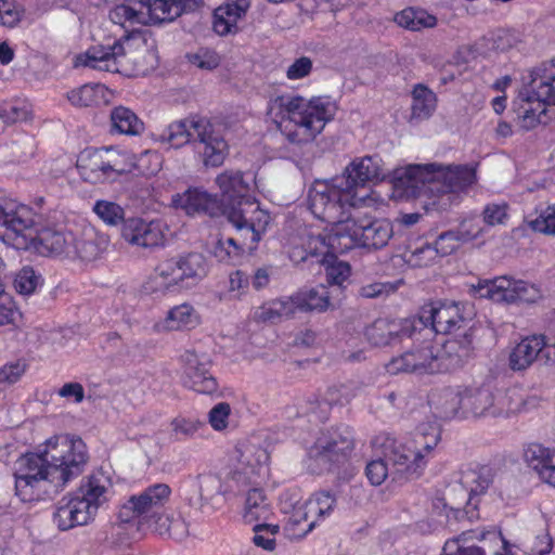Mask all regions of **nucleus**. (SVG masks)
I'll use <instances>...</instances> for the list:
<instances>
[{
  "instance_id": "18",
  "label": "nucleus",
  "mask_w": 555,
  "mask_h": 555,
  "mask_svg": "<svg viewBox=\"0 0 555 555\" xmlns=\"http://www.w3.org/2000/svg\"><path fill=\"white\" fill-rule=\"evenodd\" d=\"M436 164H415L403 168H397L392 172L391 182L399 197L414 198L433 196L429 186L433 183L431 169Z\"/></svg>"
},
{
  "instance_id": "61",
  "label": "nucleus",
  "mask_w": 555,
  "mask_h": 555,
  "mask_svg": "<svg viewBox=\"0 0 555 555\" xmlns=\"http://www.w3.org/2000/svg\"><path fill=\"white\" fill-rule=\"evenodd\" d=\"M68 101L79 107H88L96 102L95 87L91 85H83L67 93Z\"/></svg>"
},
{
  "instance_id": "1",
  "label": "nucleus",
  "mask_w": 555,
  "mask_h": 555,
  "mask_svg": "<svg viewBox=\"0 0 555 555\" xmlns=\"http://www.w3.org/2000/svg\"><path fill=\"white\" fill-rule=\"evenodd\" d=\"M87 446L79 437L61 435L47 441L44 450L21 456L16 464L15 491L24 502L55 494L79 476L88 462Z\"/></svg>"
},
{
  "instance_id": "33",
  "label": "nucleus",
  "mask_w": 555,
  "mask_h": 555,
  "mask_svg": "<svg viewBox=\"0 0 555 555\" xmlns=\"http://www.w3.org/2000/svg\"><path fill=\"white\" fill-rule=\"evenodd\" d=\"M296 312L291 295L267 301L257 307L254 311L253 319L257 323L276 324L284 320L293 319Z\"/></svg>"
},
{
  "instance_id": "46",
  "label": "nucleus",
  "mask_w": 555,
  "mask_h": 555,
  "mask_svg": "<svg viewBox=\"0 0 555 555\" xmlns=\"http://www.w3.org/2000/svg\"><path fill=\"white\" fill-rule=\"evenodd\" d=\"M395 22L409 30L420 31L436 26L437 18L423 9L406 8L396 14Z\"/></svg>"
},
{
  "instance_id": "36",
  "label": "nucleus",
  "mask_w": 555,
  "mask_h": 555,
  "mask_svg": "<svg viewBox=\"0 0 555 555\" xmlns=\"http://www.w3.org/2000/svg\"><path fill=\"white\" fill-rule=\"evenodd\" d=\"M111 132L126 135H138L144 130L143 121L133 111L125 106H116L111 111Z\"/></svg>"
},
{
  "instance_id": "38",
  "label": "nucleus",
  "mask_w": 555,
  "mask_h": 555,
  "mask_svg": "<svg viewBox=\"0 0 555 555\" xmlns=\"http://www.w3.org/2000/svg\"><path fill=\"white\" fill-rule=\"evenodd\" d=\"M197 324V317L194 313V309L183 304L176 306L168 311L166 319L154 325L156 332L162 331H178L182 328H190Z\"/></svg>"
},
{
  "instance_id": "49",
  "label": "nucleus",
  "mask_w": 555,
  "mask_h": 555,
  "mask_svg": "<svg viewBox=\"0 0 555 555\" xmlns=\"http://www.w3.org/2000/svg\"><path fill=\"white\" fill-rule=\"evenodd\" d=\"M92 211L109 227L122 225L125 218V209L119 204L106 201L98 199L92 208Z\"/></svg>"
},
{
  "instance_id": "40",
  "label": "nucleus",
  "mask_w": 555,
  "mask_h": 555,
  "mask_svg": "<svg viewBox=\"0 0 555 555\" xmlns=\"http://www.w3.org/2000/svg\"><path fill=\"white\" fill-rule=\"evenodd\" d=\"M441 440V426L437 422V418L427 420L421 423L416 427L414 444L427 455L428 459H433L435 450Z\"/></svg>"
},
{
  "instance_id": "13",
  "label": "nucleus",
  "mask_w": 555,
  "mask_h": 555,
  "mask_svg": "<svg viewBox=\"0 0 555 555\" xmlns=\"http://www.w3.org/2000/svg\"><path fill=\"white\" fill-rule=\"evenodd\" d=\"M254 178L250 173H244L241 170H225L218 175L216 182L221 190L219 202L222 215L231 214L245 209V203H258L251 195V182Z\"/></svg>"
},
{
  "instance_id": "42",
  "label": "nucleus",
  "mask_w": 555,
  "mask_h": 555,
  "mask_svg": "<svg viewBox=\"0 0 555 555\" xmlns=\"http://www.w3.org/2000/svg\"><path fill=\"white\" fill-rule=\"evenodd\" d=\"M463 483L468 488V506L478 503L477 496L485 493L494 480V470L489 466L470 469L463 475Z\"/></svg>"
},
{
  "instance_id": "27",
  "label": "nucleus",
  "mask_w": 555,
  "mask_h": 555,
  "mask_svg": "<svg viewBox=\"0 0 555 555\" xmlns=\"http://www.w3.org/2000/svg\"><path fill=\"white\" fill-rule=\"evenodd\" d=\"M172 205L183 209L188 215L204 214L209 217L222 216L218 199L197 188H190L172 196Z\"/></svg>"
},
{
  "instance_id": "41",
  "label": "nucleus",
  "mask_w": 555,
  "mask_h": 555,
  "mask_svg": "<svg viewBox=\"0 0 555 555\" xmlns=\"http://www.w3.org/2000/svg\"><path fill=\"white\" fill-rule=\"evenodd\" d=\"M180 273L182 283L186 286L194 285L207 275L208 266L206 258L201 253H189L179 256Z\"/></svg>"
},
{
  "instance_id": "3",
  "label": "nucleus",
  "mask_w": 555,
  "mask_h": 555,
  "mask_svg": "<svg viewBox=\"0 0 555 555\" xmlns=\"http://www.w3.org/2000/svg\"><path fill=\"white\" fill-rule=\"evenodd\" d=\"M31 210L0 201V240L13 243L18 248L34 246L44 256H60L67 253L73 235L52 228L34 229Z\"/></svg>"
},
{
  "instance_id": "22",
  "label": "nucleus",
  "mask_w": 555,
  "mask_h": 555,
  "mask_svg": "<svg viewBox=\"0 0 555 555\" xmlns=\"http://www.w3.org/2000/svg\"><path fill=\"white\" fill-rule=\"evenodd\" d=\"M365 334L369 341L377 347L401 345L408 348L406 351L418 347L412 320H404L399 325L377 320L366 330Z\"/></svg>"
},
{
  "instance_id": "37",
  "label": "nucleus",
  "mask_w": 555,
  "mask_h": 555,
  "mask_svg": "<svg viewBox=\"0 0 555 555\" xmlns=\"http://www.w3.org/2000/svg\"><path fill=\"white\" fill-rule=\"evenodd\" d=\"M285 515L287 516L285 530L293 538H304L315 527V519H313L312 512L310 507H308L307 501Z\"/></svg>"
},
{
  "instance_id": "50",
  "label": "nucleus",
  "mask_w": 555,
  "mask_h": 555,
  "mask_svg": "<svg viewBox=\"0 0 555 555\" xmlns=\"http://www.w3.org/2000/svg\"><path fill=\"white\" fill-rule=\"evenodd\" d=\"M307 502L308 507H310L312 512L313 519L317 521L319 518H324L332 514L336 506L337 499L331 491L321 490L314 492Z\"/></svg>"
},
{
  "instance_id": "16",
  "label": "nucleus",
  "mask_w": 555,
  "mask_h": 555,
  "mask_svg": "<svg viewBox=\"0 0 555 555\" xmlns=\"http://www.w3.org/2000/svg\"><path fill=\"white\" fill-rule=\"evenodd\" d=\"M129 41L130 36L125 35L112 44L93 46L77 56V64L98 70L121 73L127 62Z\"/></svg>"
},
{
  "instance_id": "34",
  "label": "nucleus",
  "mask_w": 555,
  "mask_h": 555,
  "mask_svg": "<svg viewBox=\"0 0 555 555\" xmlns=\"http://www.w3.org/2000/svg\"><path fill=\"white\" fill-rule=\"evenodd\" d=\"M537 405L535 397H526L520 384H513L507 388H498L496 408L500 409V417H508L528 408Z\"/></svg>"
},
{
  "instance_id": "29",
  "label": "nucleus",
  "mask_w": 555,
  "mask_h": 555,
  "mask_svg": "<svg viewBox=\"0 0 555 555\" xmlns=\"http://www.w3.org/2000/svg\"><path fill=\"white\" fill-rule=\"evenodd\" d=\"M107 156L109 149H86L77 159L80 177L92 184L108 182Z\"/></svg>"
},
{
  "instance_id": "58",
  "label": "nucleus",
  "mask_w": 555,
  "mask_h": 555,
  "mask_svg": "<svg viewBox=\"0 0 555 555\" xmlns=\"http://www.w3.org/2000/svg\"><path fill=\"white\" fill-rule=\"evenodd\" d=\"M365 475L373 486L382 485L388 475H392L391 467L385 455L369 462L365 467Z\"/></svg>"
},
{
  "instance_id": "54",
  "label": "nucleus",
  "mask_w": 555,
  "mask_h": 555,
  "mask_svg": "<svg viewBox=\"0 0 555 555\" xmlns=\"http://www.w3.org/2000/svg\"><path fill=\"white\" fill-rule=\"evenodd\" d=\"M186 59L189 62L203 70H212L220 65L221 57L212 49L199 48L194 53H188Z\"/></svg>"
},
{
  "instance_id": "31",
  "label": "nucleus",
  "mask_w": 555,
  "mask_h": 555,
  "mask_svg": "<svg viewBox=\"0 0 555 555\" xmlns=\"http://www.w3.org/2000/svg\"><path fill=\"white\" fill-rule=\"evenodd\" d=\"M330 287L320 284L314 287H302L292 295L296 311L323 313L335 307L331 301Z\"/></svg>"
},
{
  "instance_id": "8",
  "label": "nucleus",
  "mask_w": 555,
  "mask_h": 555,
  "mask_svg": "<svg viewBox=\"0 0 555 555\" xmlns=\"http://www.w3.org/2000/svg\"><path fill=\"white\" fill-rule=\"evenodd\" d=\"M353 447V433L349 426L332 428L323 433L309 449L308 468L317 475L332 472L348 460Z\"/></svg>"
},
{
  "instance_id": "2",
  "label": "nucleus",
  "mask_w": 555,
  "mask_h": 555,
  "mask_svg": "<svg viewBox=\"0 0 555 555\" xmlns=\"http://www.w3.org/2000/svg\"><path fill=\"white\" fill-rule=\"evenodd\" d=\"M472 319L466 318L456 302H433L422 309L418 318L412 319L416 349L393 358L387 365L389 374L417 373L433 374L438 370V356L434 351L437 334H451L461 328L468 330Z\"/></svg>"
},
{
  "instance_id": "25",
  "label": "nucleus",
  "mask_w": 555,
  "mask_h": 555,
  "mask_svg": "<svg viewBox=\"0 0 555 555\" xmlns=\"http://www.w3.org/2000/svg\"><path fill=\"white\" fill-rule=\"evenodd\" d=\"M534 360H543L545 364H555V348L545 341V336L533 335L522 339L509 356L513 371L526 370Z\"/></svg>"
},
{
  "instance_id": "20",
  "label": "nucleus",
  "mask_w": 555,
  "mask_h": 555,
  "mask_svg": "<svg viewBox=\"0 0 555 555\" xmlns=\"http://www.w3.org/2000/svg\"><path fill=\"white\" fill-rule=\"evenodd\" d=\"M245 209L222 215L234 227L241 250L254 251L261 240L260 223L264 212L259 203L244 204Z\"/></svg>"
},
{
  "instance_id": "28",
  "label": "nucleus",
  "mask_w": 555,
  "mask_h": 555,
  "mask_svg": "<svg viewBox=\"0 0 555 555\" xmlns=\"http://www.w3.org/2000/svg\"><path fill=\"white\" fill-rule=\"evenodd\" d=\"M480 233V230H468L466 229V222H462L460 228L456 231H447L441 233L434 245L425 244L421 248H417L414 251L415 256L420 255H428V259H433V255H437L440 257H446L454 253L461 242H467L476 238Z\"/></svg>"
},
{
  "instance_id": "62",
  "label": "nucleus",
  "mask_w": 555,
  "mask_h": 555,
  "mask_svg": "<svg viewBox=\"0 0 555 555\" xmlns=\"http://www.w3.org/2000/svg\"><path fill=\"white\" fill-rule=\"evenodd\" d=\"M205 426L198 420L177 417L171 422V428L178 440L193 437L201 427Z\"/></svg>"
},
{
  "instance_id": "57",
  "label": "nucleus",
  "mask_w": 555,
  "mask_h": 555,
  "mask_svg": "<svg viewBox=\"0 0 555 555\" xmlns=\"http://www.w3.org/2000/svg\"><path fill=\"white\" fill-rule=\"evenodd\" d=\"M134 171L141 176H153L160 168L159 155L155 152L145 151L138 157L132 155Z\"/></svg>"
},
{
  "instance_id": "26",
  "label": "nucleus",
  "mask_w": 555,
  "mask_h": 555,
  "mask_svg": "<svg viewBox=\"0 0 555 555\" xmlns=\"http://www.w3.org/2000/svg\"><path fill=\"white\" fill-rule=\"evenodd\" d=\"M428 404L433 412V417L449 421L455 417H462V390L461 385H444L435 388L428 395Z\"/></svg>"
},
{
  "instance_id": "4",
  "label": "nucleus",
  "mask_w": 555,
  "mask_h": 555,
  "mask_svg": "<svg viewBox=\"0 0 555 555\" xmlns=\"http://www.w3.org/2000/svg\"><path fill=\"white\" fill-rule=\"evenodd\" d=\"M159 139L175 149L191 143L206 167L221 166L229 154V145L220 125L206 117L193 116L173 121Z\"/></svg>"
},
{
  "instance_id": "60",
  "label": "nucleus",
  "mask_w": 555,
  "mask_h": 555,
  "mask_svg": "<svg viewBox=\"0 0 555 555\" xmlns=\"http://www.w3.org/2000/svg\"><path fill=\"white\" fill-rule=\"evenodd\" d=\"M29 116L27 106L17 102H4L0 105V118L4 122L13 124L26 120Z\"/></svg>"
},
{
  "instance_id": "6",
  "label": "nucleus",
  "mask_w": 555,
  "mask_h": 555,
  "mask_svg": "<svg viewBox=\"0 0 555 555\" xmlns=\"http://www.w3.org/2000/svg\"><path fill=\"white\" fill-rule=\"evenodd\" d=\"M107 478L102 473L92 474L79 488V495L62 499L53 513V521L60 530L87 525L99 506L106 500Z\"/></svg>"
},
{
  "instance_id": "32",
  "label": "nucleus",
  "mask_w": 555,
  "mask_h": 555,
  "mask_svg": "<svg viewBox=\"0 0 555 555\" xmlns=\"http://www.w3.org/2000/svg\"><path fill=\"white\" fill-rule=\"evenodd\" d=\"M185 486L192 493L188 496L191 506H202L222 492L221 479L218 475L212 473H204L189 477Z\"/></svg>"
},
{
  "instance_id": "55",
  "label": "nucleus",
  "mask_w": 555,
  "mask_h": 555,
  "mask_svg": "<svg viewBox=\"0 0 555 555\" xmlns=\"http://www.w3.org/2000/svg\"><path fill=\"white\" fill-rule=\"evenodd\" d=\"M40 279L31 267H24L15 275L14 287L18 294L27 296L36 291Z\"/></svg>"
},
{
  "instance_id": "47",
  "label": "nucleus",
  "mask_w": 555,
  "mask_h": 555,
  "mask_svg": "<svg viewBox=\"0 0 555 555\" xmlns=\"http://www.w3.org/2000/svg\"><path fill=\"white\" fill-rule=\"evenodd\" d=\"M412 118L426 119L436 107V94L426 86L416 85L412 91Z\"/></svg>"
},
{
  "instance_id": "52",
  "label": "nucleus",
  "mask_w": 555,
  "mask_h": 555,
  "mask_svg": "<svg viewBox=\"0 0 555 555\" xmlns=\"http://www.w3.org/2000/svg\"><path fill=\"white\" fill-rule=\"evenodd\" d=\"M131 172H134L132 155H122L109 151V156H107L108 182H114L119 176Z\"/></svg>"
},
{
  "instance_id": "45",
  "label": "nucleus",
  "mask_w": 555,
  "mask_h": 555,
  "mask_svg": "<svg viewBox=\"0 0 555 555\" xmlns=\"http://www.w3.org/2000/svg\"><path fill=\"white\" fill-rule=\"evenodd\" d=\"M107 246V237L92 231L85 233L81 238L75 242L76 254L82 261L98 259L106 250Z\"/></svg>"
},
{
  "instance_id": "14",
  "label": "nucleus",
  "mask_w": 555,
  "mask_h": 555,
  "mask_svg": "<svg viewBox=\"0 0 555 555\" xmlns=\"http://www.w3.org/2000/svg\"><path fill=\"white\" fill-rule=\"evenodd\" d=\"M383 448V454L391 467L393 479L418 478L430 460L421 452L416 444H414V449H411L392 438H387Z\"/></svg>"
},
{
  "instance_id": "43",
  "label": "nucleus",
  "mask_w": 555,
  "mask_h": 555,
  "mask_svg": "<svg viewBox=\"0 0 555 555\" xmlns=\"http://www.w3.org/2000/svg\"><path fill=\"white\" fill-rule=\"evenodd\" d=\"M534 79L531 90L538 96L554 99L555 101V57L548 62H543L534 67Z\"/></svg>"
},
{
  "instance_id": "48",
  "label": "nucleus",
  "mask_w": 555,
  "mask_h": 555,
  "mask_svg": "<svg viewBox=\"0 0 555 555\" xmlns=\"http://www.w3.org/2000/svg\"><path fill=\"white\" fill-rule=\"evenodd\" d=\"M184 362V372L190 379H201V382H215L216 377L210 373V361L206 356L199 357L194 351H185L182 356Z\"/></svg>"
},
{
  "instance_id": "5",
  "label": "nucleus",
  "mask_w": 555,
  "mask_h": 555,
  "mask_svg": "<svg viewBox=\"0 0 555 555\" xmlns=\"http://www.w3.org/2000/svg\"><path fill=\"white\" fill-rule=\"evenodd\" d=\"M335 113L328 98L315 96L310 100L300 95H278L269 101L268 116L278 126L293 122L304 129L308 137L314 138L325 127Z\"/></svg>"
},
{
  "instance_id": "12",
  "label": "nucleus",
  "mask_w": 555,
  "mask_h": 555,
  "mask_svg": "<svg viewBox=\"0 0 555 555\" xmlns=\"http://www.w3.org/2000/svg\"><path fill=\"white\" fill-rule=\"evenodd\" d=\"M479 297L489 298L496 302H535L542 297L541 289L534 284L507 276L495 278L479 283L476 288Z\"/></svg>"
},
{
  "instance_id": "59",
  "label": "nucleus",
  "mask_w": 555,
  "mask_h": 555,
  "mask_svg": "<svg viewBox=\"0 0 555 555\" xmlns=\"http://www.w3.org/2000/svg\"><path fill=\"white\" fill-rule=\"evenodd\" d=\"M506 203H490L482 210V220L490 227L504 224L508 218Z\"/></svg>"
},
{
  "instance_id": "51",
  "label": "nucleus",
  "mask_w": 555,
  "mask_h": 555,
  "mask_svg": "<svg viewBox=\"0 0 555 555\" xmlns=\"http://www.w3.org/2000/svg\"><path fill=\"white\" fill-rule=\"evenodd\" d=\"M179 258H171L160 262L155 269V280L162 279L159 285H164L166 289L170 286H175L178 283H182L180 273Z\"/></svg>"
},
{
  "instance_id": "64",
  "label": "nucleus",
  "mask_w": 555,
  "mask_h": 555,
  "mask_svg": "<svg viewBox=\"0 0 555 555\" xmlns=\"http://www.w3.org/2000/svg\"><path fill=\"white\" fill-rule=\"evenodd\" d=\"M529 225L534 231L555 235V205L544 209L538 218L529 222Z\"/></svg>"
},
{
  "instance_id": "9",
  "label": "nucleus",
  "mask_w": 555,
  "mask_h": 555,
  "mask_svg": "<svg viewBox=\"0 0 555 555\" xmlns=\"http://www.w3.org/2000/svg\"><path fill=\"white\" fill-rule=\"evenodd\" d=\"M393 233V225L388 219L371 220L352 215L337 229L333 240L338 241L341 251L353 247L377 250L387 246Z\"/></svg>"
},
{
  "instance_id": "30",
  "label": "nucleus",
  "mask_w": 555,
  "mask_h": 555,
  "mask_svg": "<svg viewBox=\"0 0 555 555\" xmlns=\"http://www.w3.org/2000/svg\"><path fill=\"white\" fill-rule=\"evenodd\" d=\"M524 457L543 482L555 488V448L530 443L524 451Z\"/></svg>"
},
{
  "instance_id": "17",
  "label": "nucleus",
  "mask_w": 555,
  "mask_h": 555,
  "mask_svg": "<svg viewBox=\"0 0 555 555\" xmlns=\"http://www.w3.org/2000/svg\"><path fill=\"white\" fill-rule=\"evenodd\" d=\"M431 178L429 192L438 198L448 196V199H451L454 194L465 191L477 179L474 167L467 165L444 167L438 164L435 169H431Z\"/></svg>"
},
{
  "instance_id": "44",
  "label": "nucleus",
  "mask_w": 555,
  "mask_h": 555,
  "mask_svg": "<svg viewBox=\"0 0 555 555\" xmlns=\"http://www.w3.org/2000/svg\"><path fill=\"white\" fill-rule=\"evenodd\" d=\"M337 235V229L330 235H310L306 243L305 255L300 256L301 261H306L309 257L317 258L318 262H323L326 257L334 258L330 255V248L339 249L341 246L338 241H334L333 237Z\"/></svg>"
},
{
  "instance_id": "35",
  "label": "nucleus",
  "mask_w": 555,
  "mask_h": 555,
  "mask_svg": "<svg viewBox=\"0 0 555 555\" xmlns=\"http://www.w3.org/2000/svg\"><path fill=\"white\" fill-rule=\"evenodd\" d=\"M473 338V326H468V330H465L463 335L450 338L442 344V356L436 353L438 360L446 356L453 365H462L472 356L474 349ZM437 364H439V361H437ZM439 370L440 365H438L437 371Z\"/></svg>"
},
{
  "instance_id": "10",
  "label": "nucleus",
  "mask_w": 555,
  "mask_h": 555,
  "mask_svg": "<svg viewBox=\"0 0 555 555\" xmlns=\"http://www.w3.org/2000/svg\"><path fill=\"white\" fill-rule=\"evenodd\" d=\"M171 495V489L167 483H154L145 488L141 493L131 495L119 509L118 518L128 522L133 518L140 521H150L163 511Z\"/></svg>"
},
{
  "instance_id": "7",
  "label": "nucleus",
  "mask_w": 555,
  "mask_h": 555,
  "mask_svg": "<svg viewBox=\"0 0 555 555\" xmlns=\"http://www.w3.org/2000/svg\"><path fill=\"white\" fill-rule=\"evenodd\" d=\"M338 177L332 183L315 182L309 190L308 201L312 214L336 229L349 221L352 216L350 209L356 205L354 194L339 186Z\"/></svg>"
},
{
  "instance_id": "21",
  "label": "nucleus",
  "mask_w": 555,
  "mask_h": 555,
  "mask_svg": "<svg viewBox=\"0 0 555 555\" xmlns=\"http://www.w3.org/2000/svg\"><path fill=\"white\" fill-rule=\"evenodd\" d=\"M163 0H137L133 4L116 5L109 13L113 23L124 25H145L168 22L164 13Z\"/></svg>"
},
{
  "instance_id": "24",
  "label": "nucleus",
  "mask_w": 555,
  "mask_h": 555,
  "mask_svg": "<svg viewBox=\"0 0 555 555\" xmlns=\"http://www.w3.org/2000/svg\"><path fill=\"white\" fill-rule=\"evenodd\" d=\"M120 235L129 245L145 249L162 246L165 242L160 221H146L139 217H130L124 220Z\"/></svg>"
},
{
  "instance_id": "56",
  "label": "nucleus",
  "mask_w": 555,
  "mask_h": 555,
  "mask_svg": "<svg viewBox=\"0 0 555 555\" xmlns=\"http://www.w3.org/2000/svg\"><path fill=\"white\" fill-rule=\"evenodd\" d=\"M255 534L253 542L263 550L273 551L275 547V535L279 532V526L266 522L256 524L253 528Z\"/></svg>"
},
{
  "instance_id": "15",
  "label": "nucleus",
  "mask_w": 555,
  "mask_h": 555,
  "mask_svg": "<svg viewBox=\"0 0 555 555\" xmlns=\"http://www.w3.org/2000/svg\"><path fill=\"white\" fill-rule=\"evenodd\" d=\"M534 67L528 72V76L524 77V88L519 91L518 96L514 100L513 109L517 115L520 127L530 130L539 124H546L543 119L546 116V105H555L554 99H544L538 96L531 90L532 80L534 79Z\"/></svg>"
},
{
  "instance_id": "39",
  "label": "nucleus",
  "mask_w": 555,
  "mask_h": 555,
  "mask_svg": "<svg viewBox=\"0 0 555 555\" xmlns=\"http://www.w3.org/2000/svg\"><path fill=\"white\" fill-rule=\"evenodd\" d=\"M271 515L268 499L260 488H251L247 491L243 518L245 522L253 524L267 520Z\"/></svg>"
},
{
  "instance_id": "63",
  "label": "nucleus",
  "mask_w": 555,
  "mask_h": 555,
  "mask_svg": "<svg viewBox=\"0 0 555 555\" xmlns=\"http://www.w3.org/2000/svg\"><path fill=\"white\" fill-rule=\"evenodd\" d=\"M351 268L345 261H336L326 267V281L330 288L341 286L343 283L349 278Z\"/></svg>"
},
{
  "instance_id": "23",
  "label": "nucleus",
  "mask_w": 555,
  "mask_h": 555,
  "mask_svg": "<svg viewBox=\"0 0 555 555\" xmlns=\"http://www.w3.org/2000/svg\"><path fill=\"white\" fill-rule=\"evenodd\" d=\"M388 176L389 171L383 168L378 156H365L360 160H353L345 168L343 175L338 177L339 186L357 197V189L363 188L366 182L383 181Z\"/></svg>"
},
{
  "instance_id": "11",
  "label": "nucleus",
  "mask_w": 555,
  "mask_h": 555,
  "mask_svg": "<svg viewBox=\"0 0 555 555\" xmlns=\"http://www.w3.org/2000/svg\"><path fill=\"white\" fill-rule=\"evenodd\" d=\"M506 542L495 530H467L449 539L441 555H503Z\"/></svg>"
},
{
  "instance_id": "53",
  "label": "nucleus",
  "mask_w": 555,
  "mask_h": 555,
  "mask_svg": "<svg viewBox=\"0 0 555 555\" xmlns=\"http://www.w3.org/2000/svg\"><path fill=\"white\" fill-rule=\"evenodd\" d=\"M526 555H548L553 547L552 538L546 530L535 537H528L521 543Z\"/></svg>"
},
{
  "instance_id": "19",
  "label": "nucleus",
  "mask_w": 555,
  "mask_h": 555,
  "mask_svg": "<svg viewBox=\"0 0 555 555\" xmlns=\"http://www.w3.org/2000/svg\"><path fill=\"white\" fill-rule=\"evenodd\" d=\"M462 417H500L496 384H461Z\"/></svg>"
}]
</instances>
